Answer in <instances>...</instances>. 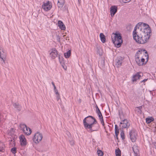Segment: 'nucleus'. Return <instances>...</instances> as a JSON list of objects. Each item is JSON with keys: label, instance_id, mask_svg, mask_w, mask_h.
Instances as JSON below:
<instances>
[{"label": "nucleus", "instance_id": "nucleus-1", "mask_svg": "<svg viewBox=\"0 0 156 156\" xmlns=\"http://www.w3.org/2000/svg\"><path fill=\"white\" fill-rule=\"evenodd\" d=\"M151 32L148 24L139 23L136 25L133 31V38L137 43L144 44L149 39Z\"/></svg>", "mask_w": 156, "mask_h": 156}, {"label": "nucleus", "instance_id": "nucleus-2", "mask_svg": "<svg viewBox=\"0 0 156 156\" xmlns=\"http://www.w3.org/2000/svg\"><path fill=\"white\" fill-rule=\"evenodd\" d=\"M84 127L89 132L98 130V125L96 119L91 116L85 118L83 121Z\"/></svg>", "mask_w": 156, "mask_h": 156}, {"label": "nucleus", "instance_id": "nucleus-3", "mask_svg": "<svg viewBox=\"0 0 156 156\" xmlns=\"http://www.w3.org/2000/svg\"><path fill=\"white\" fill-rule=\"evenodd\" d=\"M135 60L137 64L139 66H142L145 64L144 57L148 60V55L147 51L145 50L140 49L138 50L135 55Z\"/></svg>", "mask_w": 156, "mask_h": 156}, {"label": "nucleus", "instance_id": "nucleus-4", "mask_svg": "<svg viewBox=\"0 0 156 156\" xmlns=\"http://www.w3.org/2000/svg\"><path fill=\"white\" fill-rule=\"evenodd\" d=\"M112 41L117 47H119L122 42V40L120 34L116 32L112 36Z\"/></svg>", "mask_w": 156, "mask_h": 156}, {"label": "nucleus", "instance_id": "nucleus-5", "mask_svg": "<svg viewBox=\"0 0 156 156\" xmlns=\"http://www.w3.org/2000/svg\"><path fill=\"white\" fill-rule=\"evenodd\" d=\"M20 129L23 131V133L27 135H30L31 133L30 129L24 124H21L20 125Z\"/></svg>", "mask_w": 156, "mask_h": 156}, {"label": "nucleus", "instance_id": "nucleus-6", "mask_svg": "<svg viewBox=\"0 0 156 156\" xmlns=\"http://www.w3.org/2000/svg\"><path fill=\"white\" fill-rule=\"evenodd\" d=\"M130 124L128 121L125 119L122 120L120 123V127L121 129L128 128Z\"/></svg>", "mask_w": 156, "mask_h": 156}, {"label": "nucleus", "instance_id": "nucleus-7", "mask_svg": "<svg viewBox=\"0 0 156 156\" xmlns=\"http://www.w3.org/2000/svg\"><path fill=\"white\" fill-rule=\"evenodd\" d=\"M130 139L132 142H135L137 136V132L134 129H132L129 133Z\"/></svg>", "mask_w": 156, "mask_h": 156}, {"label": "nucleus", "instance_id": "nucleus-8", "mask_svg": "<svg viewBox=\"0 0 156 156\" xmlns=\"http://www.w3.org/2000/svg\"><path fill=\"white\" fill-rule=\"evenodd\" d=\"M42 138V135L41 134L37 132L35 134L33 139L35 143H38L41 140Z\"/></svg>", "mask_w": 156, "mask_h": 156}, {"label": "nucleus", "instance_id": "nucleus-9", "mask_svg": "<svg viewBox=\"0 0 156 156\" xmlns=\"http://www.w3.org/2000/svg\"><path fill=\"white\" fill-rule=\"evenodd\" d=\"M52 7V5L49 1L46 2H43L42 5V8L44 10L47 11L50 10Z\"/></svg>", "mask_w": 156, "mask_h": 156}, {"label": "nucleus", "instance_id": "nucleus-10", "mask_svg": "<svg viewBox=\"0 0 156 156\" xmlns=\"http://www.w3.org/2000/svg\"><path fill=\"white\" fill-rule=\"evenodd\" d=\"M58 52L55 48H52L50 53L49 55L50 57L53 59H55L57 57Z\"/></svg>", "mask_w": 156, "mask_h": 156}, {"label": "nucleus", "instance_id": "nucleus-11", "mask_svg": "<svg viewBox=\"0 0 156 156\" xmlns=\"http://www.w3.org/2000/svg\"><path fill=\"white\" fill-rule=\"evenodd\" d=\"M110 9L111 16V17H113L117 11V7L116 6H112Z\"/></svg>", "mask_w": 156, "mask_h": 156}, {"label": "nucleus", "instance_id": "nucleus-12", "mask_svg": "<svg viewBox=\"0 0 156 156\" xmlns=\"http://www.w3.org/2000/svg\"><path fill=\"white\" fill-rule=\"evenodd\" d=\"M21 144L22 146H25L27 144L26 139L23 135H21L20 137Z\"/></svg>", "mask_w": 156, "mask_h": 156}, {"label": "nucleus", "instance_id": "nucleus-13", "mask_svg": "<svg viewBox=\"0 0 156 156\" xmlns=\"http://www.w3.org/2000/svg\"><path fill=\"white\" fill-rule=\"evenodd\" d=\"M0 52V58L1 59V61L3 62L2 64H3V63H5V60L6 58V56L3 49L1 50Z\"/></svg>", "mask_w": 156, "mask_h": 156}, {"label": "nucleus", "instance_id": "nucleus-14", "mask_svg": "<svg viewBox=\"0 0 156 156\" xmlns=\"http://www.w3.org/2000/svg\"><path fill=\"white\" fill-rule=\"evenodd\" d=\"M58 26L62 30H65L66 29L65 26L62 21L59 20L58 22Z\"/></svg>", "mask_w": 156, "mask_h": 156}, {"label": "nucleus", "instance_id": "nucleus-15", "mask_svg": "<svg viewBox=\"0 0 156 156\" xmlns=\"http://www.w3.org/2000/svg\"><path fill=\"white\" fill-rule=\"evenodd\" d=\"M141 76L139 74V73H137L135 75H134L133 76L132 79L133 81H136L137 80L139 79Z\"/></svg>", "mask_w": 156, "mask_h": 156}, {"label": "nucleus", "instance_id": "nucleus-16", "mask_svg": "<svg viewBox=\"0 0 156 156\" xmlns=\"http://www.w3.org/2000/svg\"><path fill=\"white\" fill-rule=\"evenodd\" d=\"M122 61L121 58H118L116 60V66L117 67H119L121 65Z\"/></svg>", "mask_w": 156, "mask_h": 156}, {"label": "nucleus", "instance_id": "nucleus-17", "mask_svg": "<svg viewBox=\"0 0 156 156\" xmlns=\"http://www.w3.org/2000/svg\"><path fill=\"white\" fill-rule=\"evenodd\" d=\"M65 3V0H58L57 5L58 8H62Z\"/></svg>", "mask_w": 156, "mask_h": 156}, {"label": "nucleus", "instance_id": "nucleus-18", "mask_svg": "<svg viewBox=\"0 0 156 156\" xmlns=\"http://www.w3.org/2000/svg\"><path fill=\"white\" fill-rule=\"evenodd\" d=\"M133 149L136 156H137L139 153V150L138 147L136 146H133Z\"/></svg>", "mask_w": 156, "mask_h": 156}, {"label": "nucleus", "instance_id": "nucleus-19", "mask_svg": "<svg viewBox=\"0 0 156 156\" xmlns=\"http://www.w3.org/2000/svg\"><path fill=\"white\" fill-rule=\"evenodd\" d=\"M5 146L3 143L0 142V152H3L5 151Z\"/></svg>", "mask_w": 156, "mask_h": 156}, {"label": "nucleus", "instance_id": "nucleus-20", "mask_svg": "<svg viewBox=\"0 0 156 156\" xmlns=\"http://www.w3.org/2000/svg\"><path fill=\"white\" fill-rule=\"evenodd\" d=\"M100 37L101 42L103 43H104L105 42L106 39L105 36L102 33L100 34Z\"/></svg>", "mask_w": 156, "mask_h": 156}, {"label": "nucleus", "instance_id": "nucleus-21", "mask_svg": "<svg viewBox=\"0 0 156 156\" xmlns=\"http://www.w3.org/2000/svg\"><path fill=\"white\" fill-rule=\"evenodd\" d=\"M119 129L117 125H115V136L117 138L119 134Z\"/></svg>", "mask_w": 156, "mask_h": 156}, {"label": "nucleus", "instance_id": "nucleus-22", "mask_svg": "<svg viewBox=\"0 0 156 156\" xmlns=\"http://www.w3.org/2000/svg\"><path fill=\"white\" fill-rule=\"evenodd\" d=\"M14 132L15 131L14 129L12 128L8 130V133L9 135L12 136L14 134Z\"/></svg>", "mask_w": 156, "mask_h": 156}, {"label": "nucleus", "instance_id": "nucleus-23", "mask_svg": "<svg viewBox=\"0 0 156 156\" xmlns=\"http://www.w3.org/2000/svg\"><path fill=\"white\" fill-rule=\"evenodd\" d=\"M71 55V51L69 50L67 52L64 53V55L66 58H68Z\"/></svg>", "mask_w": 156, "mask_h": 156}, {"label": "nucleus", "instance_id": "nucleus-24", "mask_svg": "<svg viewBox=\"0 0 156 156\" xmlns=\"http://www.w3.org/2000/svg\"><path fill=\"white\" fill-rule=\"evenodd\" d=\"M13 106L16 108L19 111L20 110L21 107L18 104L16 103H14L13 104Z\"/></svg>", "mask_w": 156, "mask_h": 156}, {"label": "nucleus", "instance_id": "nucleus-25", "mask_svg": "<svg viewBox=\"0 0 156 156\" xmlns=\"http://www.w3.org/2000/svg\"><path fill=\"white\" fill-rule=\"evenodd\" d=\"M116 156H121V151L119 149H116L115 151Z\"/></svg>", "mask_w": 156, "mask_h": 156}, {"label": "nucleus", "instance_id": "nucleus-26", "mask_svg": "<svg viewBox=\"0 0 156 156\" xmlns=\"http://www.w3.org/2000/svg\"><path fill=\"white\" fill-rule=\"evenodd\" d=\"M153 120V119H152V118H147L146 119V122L148 124L150 123Z\"/></svg>", "mask_w": 156, "mask_h": 156}, {"label": "nucleus", "instance_id": "nucleus-27", "mask_svg": "<svg viewBox=\"0 0 156 156\" xmlns=\"http://www.w3.org/2000/svg\"><path fill=\"white\" fill-rule=\"evenodd\" d=\"M97 152L98 156H103V152L100 150H98Z\"/></svg>", "mask_w": 156, "mask_h": 156}, {"label": "nucleus", "instance_id": "nucleus-28", "mask_svg": "<svg viewBox=\"0 0 156 156\" xmlns=\"http://www.w3.org/2000/svg\"><path fill=\"white\" fill-rule=\"evenodd\" d=\"M142 108V106H140L139 107H136V110L140 113H141L142 111L141 110V109Z\"/></svg>", "mask_w": 156, "mask_h": 156}, {"label": "nucleus", "instance_id": "nucleus-29", "mask_svg": "<svg viewBox=\"0 0 156 156\" xmlns=\"http://www.w3.org/2000/svg\"><path fill=\"white\" fill-rule=\"evenodd\" d=\"M97 52L98 54L99 55H101V52L99 47L97 48Z\"/></svg>", "mask_w": 156, "mask_h": 156}, {"label": "nucleus", "instance_id": "nucleus-30", "mask_svg": "<svg viewBox=\"0 0 156 156\" xmlns=\"http://www.w3.org/2000/svg\"><path fill=\"white\" fill-rule=\"evenodd\" d=\"M120 135L121 138H122V140L124 139V134L123 131L121 132L120 133Z\"/></svg>", "mask_w": 156, "mask_h": 156}, {"label": "nucleus", "instance_id": "nucleus-31", "mask_svg": "<svg viewBox=\"0 0 156 156\" xmlns=\"http://www.w3.org/2000/svg\"><path fill=\"white\" fill-rule=\"evenodd\" d=\"M16 149V147H13L11 149V151L13 154H15Z\"/></svg>", "mask_w": 156, "mask_h": 156}, {"label": "nucleus", "instance_id": "nucleus-32", "mask_svg": "<svg viewBox=\"0 0 156 156\" xmlns=\"http://www.w3.org/2000/svg\"><path fill=\"white\" fill-rule=\"evenodd\" d=\"M101 122V123L102 125L105 128V127H104L105 124L104 122L103 119V118H100L99 119Z\"/></svg>", "mask_w": 156, "mask_h": 156}, {"label": "nucleus", "instance_id": "nucleus-33", "mask_svg": "<svg viewBox=\"0 0 156 156\" xmlns=\"http://www.w3.org/2000/svg\"><path fill=\"white\" fill-rule=\"evenodd\" d=\"M96 110L97 114L101 112L100 109L97 105L96 107Z\"/></svg>", "mask_w": 156, "mask_h": 156}, {"label": "nucleus", "instance_id": "nucleus-34", "mask_svg": "<svg viewBox=\"0 0 156 156\" xmlns=\"http://www.w3.org/2000/svg\"><path fill=\"white\" fill-rule=\"evenodd\" d=\"M97 114L98 115V117H99V119H100V118H103V116L102 115L101 112H100Z\"/></svg>", "mask_w": 156, "mask_h": 156}, {"label": "nucleus", "instance_id": "nucleus-35", "mask_svg": "<svg viewBox=\"0 0 156 156\" xmlns=\"http://www.w3.org/2000/svg\"><path fill=\"white\" fill-rule=\"evenodd\" d=\"M56 37L58 41L60 42V36L58 35H56Z\"/></svg>", "mask_w": 156, "mask_h": 156}, {"label": "nucleus", "instance_id": "nucleus-36", "mask_svg": "<svg viewBox=\"0 0 156 156\" xmlns=\"http://www.w3.org/2000/svg\"><path fill=\"white\" fill-rule=\"evenodd\" d=\"M70 144L71 145H73L74 144V141L73 140H72L71 141H70Z\"/></svg>", "mask_w": 156, "mask_h": 156}, {"label": "nucleus", "instance_id": "nucleus-37", "mask_svg": "<svg viewBox=\"0 0 156 156\" xmlns=\"http://www.w3.org/2000/svg\"><path fill=\"white\" fill-rule=\"evenodd\" d=\"M55 94L57 95H58V94H59L58 93V90L57 89H56L55 90Z\"/></svg>", "mask_w": 156, "mask_h": 156}, {"label": "nucleus", "instance_id": "nucleus-38", "mask_svg": "<svg viewBox=\"0 0 156 156\" xmlns=\"http://www.w3.org/2000/svg\"><path fill=\"white\" fill-rule=\"evenodd\" d=\"M60 99L59 95L58 94L57 95V100H58Z\"/></svg>", "mask_w": 156, "mask_h": 156}, {"label": "nucleus", "instance_id": "nucleus-39", "mask_svg": "<svg viewBox=\"0 0 156 156\" xmlns=\"http://www.w3.org/2000/svg\"><path fill=\"white\" fill-rule=\"evenodd\" d=\"M147 80V79H145L143 80L142 81V82H145Z\"/></svg>", "mask_w": 156, "mask_h": 156}, {"label": "nucleus", "instance_id": "nucleus-40", "mask_svg": "<svg viewBox=\"0 0 156 156\" xmlns=\"http://www.w3.org/2000/svg\"><path fill=\"white\" fill-rule=\"evenodd\" d=\"M52 83V85L53 86V87H54V86H55V84H54V82H52V83Z\"/></svg>", "mask_w": 156, "mask_h": 156}, {"label": "nucleus", "instance_id": "nucleus-41", "mask_svg": "<svg viewBox=\"0 0 156 156\" xmlns=\"http://www.w3.org/2000/svg\"><path fill=\"white\" fill-rule=\"evenodd\" d=\"M54 87V90H55L57 89L56 88V86H55Z\"/></svg>", "mask_w": 156, "mask_h": 156}, {"label": "nucleus", "instance_id": "nucleus-42", "mask_svg": "<svg viewBox=\"0 0 156 156\" xmlns=\"http://www.w3.org/2000/svg\"><path fill=\"white\" fill-rule=\"evenodd\" d=\"M126 1H130L131 0H125Z\"/></svg>", "mask_w": 156, "mask_h": 156}, {"label": "nucleus", "instance_id": "nucleus-43", "mask_svg": "<svg viewBox=\"0 0 156 156\" xmlns=\"http://www.w3.org/2000/svg\"><path fill=\"white\" fill-rule=\"evenodd\" d=\"M78 1L79 2H80V0H78Z\"/></svg>", "mask_w": 156, "mask_h": 156}]
</instances>
